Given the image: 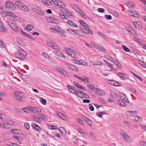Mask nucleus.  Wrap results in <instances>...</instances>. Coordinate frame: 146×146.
I'll use <instances>...</instances> for the list:
<instances>
[{
  "mask_svg": "<svg viewBox=\"0 0 146 146\" xmlns=\"http://www.w3.org/2000/svg\"><path fill=\"white\" fill-rule=\"evenodd\" d=\"M75 94L78 97H82L83 92L80 90H77V91L75 92Z\"/></svg>",
  "mask_w": 146,
  "mask_h": 146,
  "instance_id": "a878e982",
  "label": "nucleus"
},
{
  "mask_svg": "<svg viewBox=\"0 0 146 146\" xmlns=\"http://www.w3.org/2000/svg\"><path fill=\"white\" fill-rule=\"evenodd\" d=\"M79 22L83 27L88 26V25L82 20H79Z\"/></svg>",
  "mask_w": 146,
  "mask_h": 146,
  "instance_id": "ea45409f",
  "label": "nucleus"
},
{
  "mask_svg": "<svg viewBox=\"0 0 146 146\" xmlns=\"http://www.w3.org/2000/svg\"><path fill=\"white\" fill-rule=\"evenodd\" d=\"M130 111V117H131L136 114L137 111L136 110H134V111Z\"/></svg>",
  "mask_w": 146,
  "mask_h": 146,
  "instance_id": "8fccbe9b",
  "label": "nucleus"
},
{
  "mask_svg": "<svg viewBox=\"0 0 146 146\" xmlns=\"http://www.w3.org/2000/svg\"><path fill=\"white\" fill-rule=\"evenodd\" d=\"M73 84L75 86H76L77 87L80 88V86H81V85L79 84L78 82H73Z\"/></svg>",
  "mask_w": 146,
  "mask_h": 146,
  "instance_id": "0e129e2a",
  "label": "nucleus"
},
{
  "mask_svg": "<svg viewBox=\"0 0 146 146\" xmlns=\"http://www.w3.org/2000/svg\"><path fill=\"white\" fill-rule=\"evenodd\" d=\"M30 108H31V106L29 107V108H22V109H23L24 111L27 113H29L30 111H31V110Z\"/></svg>",
  "mask_w": 146,
  "mask_h": 146,
  "instance_id": "37998d69",
  "label": "nucleus"
},
{
  "mask_svg": "<svg viewBox=\"0 0 146 146\" xmlns=\"http://www.w3.org/2000/svg\"><path fill=\"white\" fill-rule=\"evenodd\" d=\"M66 6L65 4L63 2L60 1L59 2V7L61 8H63Z\"/></svg>",
  "mask_w": 146,
  "mask_h": 146,
  "instance_id": "79ce46f5",
  "label": "nucleus"
},
{
  "mask_svg": "<svg viewBox=\"0 0 146 146\" xmlns=\"http://www.w3.org/2000/svg\"><path fill=\"white\" fill-rule=\"evenodd\" d=\"M117 75L120 78L124 80L127 79L128 78V76L122 73H118Z\"/></svg>",
  "mask_w": 146,
  "mask_h": 146,
  "instance_id": "f3484780",
  "label": "nucleus"
},
{
  "mask_svg": "<svg viewBox=\"0 0 146 146\" xmlns=\"http://www.w3.org/2000/svg\"><path fill=\"white\" fill-rule=\"evenodd\" d=\"M74 87L72 86L70 88H69V90L70 92L72 94H75V92L77 90H75V89L73 88Z\"/></svg>",
  "mask_w": 146,
  "mask_h": 146,
  "instance_id": "c03bdc74",
  "label": "nucleus"
},
{
  "mask_svg": "<svg viewBox=\"0 0 146 146\" xmlns=\"http://www.w3.org/2000/svg\"><path fill=\"white\" fill-rule=\"evenodd\" d=\"M94 46L96 49L102 52L105 51L104 48L99 44L95 43L94 44Z\"/></svg>",
  "mask_w": 146,
  "mask_h": 146,
  "instance_id": "a211bd4d",
  "label": "nucleus"
},
{
  "mask_svg": "<svg viewBox=\"0 0 146 146\" xmlns=\"http://www.w3.org/2000/svg\"><path fill=\"white\" fill-rule=\"evenodd\" d=\"M109 81L111 82L110 84H111L116 86H119V82L113 80H111Z\"/></svg>",
  "mask_w": 146,
  "mask_h": 146,
  "instance_id": "bb28decb",
  "label": "nucleus"
},
{
  "mask_svg": "<svg viewBox=\"0 0 146 146\" xmlns=\"http://www.w3.org/2000/svg\"><path fill=\"white\" fill-rule=\"evenodd\" d=\"M9 16L11 17L15 18H16L17 17L15 15V14L12 12H10V13H9Z\"/></svg>",
  "mask_w": 146,
  "mask_h": 146,
  "instance_id": "5fc2aeb1",
  "label": "nucleus"
},
{
  "mask_svg": "<svg viewBox=\"0 0 146 146\" xmlns=\"http://www.w3.org/2000/svg\"><path fill=\"white\" fill-rule=\"evenodd\" d=\"M31 110L32 112L35 113H36L38 112H40L41 111V109L39 108H34L32 106H31Z\"/></svg>",
  "mask_w": 146,
  "mask_h": 146,
  "instance_id": "6ab92c4d",
  "label": "nucleus"
},
{
  "mask_svg": "<svg viewBox=\"0 0 146 146\" xmlns=\"http://www.w3.org/2000/svg\"><path fill=\"white\" fill-rule=\"evenodd\" d=\"M119 97L123 99L125 98V95L123 93H121L119 94Z\"/></svg>",
  "mask_w": 146,
  "mask_h": 146,
  "instance_id": "774afa93",
  "label": "nucleus"
},
{
  "mask_svg": "<svg viewBox=\"0 0 146 146\" xmlns=\"http://www.w3.org/2000/svg\"><path fill=\"white\" fill-rule=\"evenodd\" d=\"M52 1L55 5L58 6H59V2H60V1L58 0H52Z\"/></svg>",
  "mask_w": 146,
  "mask_h": 146,
  "instance_id": "680f3d73",
  "label": "nucleus"
},
{
  "mask_svg": "<svg viewBox=\"0 0 146 146\" xmlns=\"http://www.w3.org/2000/svg\"><path fill=\"white\" fill-rule=\"evenodd\" d=\"M7 21L8 25L11 27L15 25V21L11 18H8L7 19Z\"/></svg>",
  "mask_w": 146,
  "mask_h": 146,
  "instance_id": "dca6fc26",
  "label": "nucleus"
},
{
  "mask_svg": "<svg viewBox=\"0 0 146 146\" xmlns=\"http://www.w3.org/2000/svg\"><path fill=\"white\" fill-rule=\"evenodd\" d=\"M124 139L126 141L129 143H131L133 141L131 137L128 135H127Z\"/></svg>",
  "mask_w": 146,
  "mask_h": 146,
  "instance_id": "cd10ccee",
  "label": "nucleus"
},
{
  "mask_svg": "<svg viewBox=\"0 0 146 146\" xmlns=\"http://www.w3.org/2000/svg\"><path fill=\"white\" fill-rule=\"evenodd\" d=\"M52 23H56V24H57L58 23L59 21H58L56 19L54 18H52Z\"/></svg>",
  "mask_w": 146,
  "mask_h": 146,
  "instance_id": "e2e57ef3",
  "label": "nucleus"
},
{
  "mask_svg": "<svg viewBox=\"0 0 146 146\" xmlns=\"http://www.w3.org/2000/svg\"><path fill=\"white\" fill-rule=\"evenodd\" d=\"M17 52L15 53V56L21 60H24L27 56V54L20 47L17 46Z\"/></svg>",
  "mask_w": 146,
  "mask_h": 146,
  "instance_id": "f257e3e1",
  "label": "nucleus"
},
{
  "mask_svg": "<svg viewBox=\"0 0 146 146\" xmlns=\"http://www.w3.org/2000/svg\"><path fill=\"white\" fill-rule=\"evenodd\" d=\"M38 116L39 118L42 120L46 119L47 117L46 115L42 113L39 114L38 115Z\"/></svg>",
  "mask_w": 146,
  "mask_h": 146,
  "instance_id": "2f4dec72",
  "label": "nucleus"
},
{
  "mask_svg": "<svg viewBox=\"0 0 146 146\" xmlns=\"http://www.w3.org/2000/svg\"><path fill=\"white\" fill-rule=\"evenodd\" d=\"M61 11L67 16L70 17L72 16V14L71 13L70 11L66 8L62 9Z\"/></svg>",
  "mask_w": 146,
  "mask_h": 146,
  "instance_id": "6e6552de",
  "label": "nucleus"
},
{
  "mask_svg": "<svg viewBox=\"0 0 146 146\" xmlns=\"http://www.w3.org/2000/svg\"><path fill=\"white\" fill-rule=\"evenodd\" d=\"M110 95L111 97L114 98L116 99L117 97V95L114 92H111L110 93Z\"/></svg>",
  "mask_w": 146,
  "mask_h": 146,
  "instance_id": "e433bc0d",
  "label": "nucleus"
},
{
  "mask_svg": "<svg viewBox=\"0 0 146 146\" xmlns=\"http://www.w3.org/2000/svg\"><path fill=\"white\" fill-rule=\"evenodd\" d=\"M11 28H12L13 30L15 32H18L19 31V29L17 27L15 26V25L13 26H12Z\"/></svg>",
  "mask_w": 146,
  "mask_h": 146,
  "instance_id": "6e6d98bb",
  "label": "nucleus"
},
{
  "mask_svg": "<svg viewBox=\"0 0 146 146\" xmlns=\"http://www.w3.org/2000/svg\"><path fill=\"white\" fill-rule=\"evenodd\" d=\"M14 94L16 96V99L19 102H22L23 101L22 98L23 95V94L21 92H14Z\"/></svg>",
  "mask_w": 146,
  "mask_h": 146,
  "instance_id": "0eeeda50",
  "label": "nucleus"
},
{
  "mask_svg": "<svg viewBox=\"0 0 146 146\" xmlns=\"http://www.w3.org/2000/svg\"><path fill=\"white\" fill-rule=\"evenodd\" d=\"M1 127L3 128L9 129L11 128V125L9 123H7L3 122L0 124Z\"/></svg>",
  "mask_w": 146,
  "mask_h": 146,
  "instance_id": "4468645a",
  "label": "nucleus"
},
{
  "mask_svg": "<svg viewBox=\"0 0 146 146\" xmlns=\"http://www.w3.org/2000/svg\"><path fill=\"white\" fill-rule=\"evenodd\" d=\"M133 24L135 28L139 30H140L142 27V25L140 22L139 21H134Z\"/></svg>",
  "mask_w": 146,
  "mask_h": 146,
  "instance_id": "f8f14e48",
  "label": "nucleus"
},
{
  "mask_svg": "<svg viewBox=\"0 0 146 146\" xmlns=\"http://www.w3.org/2000/svg\"><path fill=\"white\" fill-rule=\"evenodd\" d=\"M72 7L75 11L78 13L80 10V9L79 8L77 7L75 5H73Z\"/></svg>",
  "mask_w": 146,
  "mask_h": 146,
  "instance_id": "49530a36",
  "label": "nucleus"
},
{
  "mask_svg": "<svg viewBox=\"0 0 146 146\" xmlns=\"http://www.w3.org/2000/svg\"><path fill=\"white\" fill-rule=\"evenodd\" d=\"M89 135L92 139H95L96 138V135L92 132H90L89 133Z\"/></svg>",
  "mask_w": 146,
  "mask_h": 146,
  "instance_id": "a18cd8bd",
  "label": "nucleus"
},
{
  "mask_svg": "<svg viewBox=\"0 0 146 146\" xmlns=\"http://www.w3.org/2000/svg\"><path fill=\"white\" fill-rule=\"evenodd\" d=\"M56 15H57V16H60L61 17V18H62L63 19H66V20L68 19L67 18H66L65 16L62 14L58 13V14H57Z\"/></svg>",
  "mask_w": 146,
  "mask_h": 146,
  "instance_id": "a19ab883",
  "label": "nucleus"
},
{
  "mask_svg": "<svg viewBox=\"0 0 146 146\" xmlns=\"http://www.w3.org/2000/svg\"><path fill=\"white\" fill-rule=\"evenodd\" d=\"M27 29L28 31H31L33 29V26L32 25L30 24L28 25L27 27Z\"/></svg>",
  "mask_w": 146,
  "mask_h": 146,
  "instance_id": "c9c22d12",
  "label": "nucleus"
},
{
  "mask_svg": "<svg viewBox=\"0 0 146 146\" xmlns=\"http://www.w3.org/2000/svg\"><path fill=\"white\" fill-rule=\"evenodd\" d=\"M7 29L4 25L0 26V31L2 32H6L7 31Z\"/></svg>",
  "mask_w": 146,
  "mask_h": 146,
  "instance_id": "7c9ffc66",
  "label": "nucleus"
},
{
  "mask_svg": "<svg viewBox=\"0 0 146 146\" xmlns=\"http://www.w3.org/2000/svg\"><path fill=\"white\" fill-rule=\"evenodd\" d=\"M94 91L95 94L100 96L104 95L105 94L104 91L99 89L96 88Z\"/></svg>",
  "mask_w": 146,
  "mask_h": 146,
  "instance_id": "ddd939ff",
  "label": "nucleus"
},
{
  "mask_svg": "<svg viewBox=\"0 0 146 146\" xmlns=\"http://www.w3.org/2000/svg\"><path fill=\"white\" fill-rule=\"evenodd\" d=\"M82 29L83 32L86 34H92L93 33L88 28V26L83 27Z\"/></svg>",
  "mask_w": 146,
  "mask_h": 146,
  "instance_id": "9d476101",
  "label": "nucleus"
},
{
  "mask_svg": "<svg viewBox=\"0 0 146 146\" xmlns=\"http://www.w3.org/2000/svg\"><path fill=\"white\" fill-rule=\"evenodd\" d=\"M13 137L15 139H17V140L20 141L21 140H22V138L21 137H17L15 135H13Z\"/></svg>",
  "mask_w": 146,
  "mask_h": 146,
  "instance_id": "bf43d9fd",
  "label": "nucleus"
},
{
  "mask_svg": "<svg viewBox=\"0 0 146 146\" xmlns=\"http://www.w3.org/2000/svg\"><path fill=\"white\" fill-rule=\"evenodd\" d=\"M33 117V119L34 121L36 122H39V121H40V119L38 117L35 115L34 117Z\"/></svg>",
  "mask_w": 146,
  "mask_h": 146,
  "instance_id": "13d9d810",
  "label": "nucleus"
},
{
  "mask_svg": "<svg viewBox=\"0 0 146 146\" xmlns=\"http://www.w3.org/2000/svg\"><path fill=\"white\" fill-rule=\"evenodd\" d=\"M87 86L90 88L91 90H94L95 91V89L96 88H95L93 86V85H88Z\"/></svg>",
  "mask_w": 146,
  "mask_h": 146,
  "instance_id": "69168bd1",
  "label": "nucleus"
},
{
  "mask_svg": "<svg viewBox=\"0 0 146 146\" xmlns=\"http://www.w3.org/2000/svg\"><path fill=\"white\" fill-rule=\"evenodd\" d=\"M31 9L33 12L38 14L41 15H45L44 12L42 11L38 10L35 8H32Z\"/></svg>",
  "mask_w": 146,
  "mask_h": 146,
  "instance_id": "2eb2a0df",
  "label": "nucleus"
},
{
  "mask_svg": "<svg viewBox=\"0 0 146 146\" xmlns=\"http://www.w3.org/2000/svg\"><path fill=\"white\" fill-rule=\"evenodd\" d=\"M103 61L106 65H107L108 67H110L111 69H113L112 65L110 63L105 60H104Z\"/></svg>",
  "mask_w": 146,
  "mask_h": 146,
  "instance_id": "c756f323",
  "label": "nucleus"
},
{
  "mask_svg": "<svg viewBox=\"0 0 146 146\" xmlns=\"http://www.w3.org/2000/svg\"><path fill=\"white\" fill-rule=\"evenodd\" d=\"M21 0H18L15 2L16 5L20 8L25 11H29V8L24 3L21 2Z\"/></svg>",
  "mask_w": 146,
  "mask_h": 146,
  "instance_id": "7ed1b4c3",
  "label": "nucleus"
},
{
  "mask_svg": "<svg viewBox=\"0 0 146 146\" xmlns=\"http://www.w3.org/2000/svg\"><path fill=\"white\" fill-rule=\"evenodd\" d=\"M67 30L68 32L72 34L73 35H77V33L76 31H75L73 30L70 29H67Z\"/></svg>",
  "mask_w": 146,
  "mask_h": 146,
  "instance_id": "4c0bfd02",
  "label": "nucleus"
},
{
  "mask_svg": "<svg viewBox=\"0 0 146 146\" xmlns=\"http://www.w3.org/2000/svg\"><path fill=\"white\" fill-rule=\"evenodd\" d=\"M134 119L135 120L138 122H140L142 120L141 117H139L137 115H136L134 116Z\"/></svg>",
  "mask_w": 146,
  "mask_h": 146,
  "instance_id": "f704fd0d",
  "label": "nucleus"
},
{
  "mask_svg": "<svg viewBox=\"0 0 146 146\" xmlns=\"http://www.w3.org/2000/svg\"><path fill=\"white\" fill-rule=\"evenodd\" d=\"M122 48L126 52H129V49L124 45L122 46Z\"/></svg>",
  "mask_w": 146,
  "mask_h": 146,
  "instance_id": "052dcab7",
  "label": "nucleus"
},
{
  "mask_svg": "<svg viewBox=\"0 0 146 146\" xmlns=\"http://www.w3.org/2000/svg\"><path fill=\"white\" fill-rule=\"evenodd\" d=\"M40 101L41 103L44 105L46 104V101L45 100L42 98H41L40 99Z\"/></svg>",
  "mask_w": 146,
  "mask_h": 146,
  "instance_id": "603ef678",
  "label": "nucleus"
},
{
  "mask_svg": "<svg viewBox=\"0 0 146 146\" xmlns=\"http://www.w3.org/2000/svg\"><path fill=\"white\" fill-rule=\"evenodd\" d=\"M126 5L130 8H132L133 7V3L131 1H128L126 3Z\"/></svg>",
  "mask_w": 146,
  "mask_h": 146,
  "instance_id": "72a5a7b5",
  "label": "nucleus"
},
{
  "mask_svg": "<svg viewBox=\"0 0 146 146\" xmlns=\"http://www.w3.org/2000/svg\"><path fill=\"white\" fill-rule=\"evenodd\" d=\"M91 64L94 65L96 66H101L102 64V63L99 61H96L94 62H92L91 63Z\"/></svg>",
  "mask_w": 146,
  "mask_h": 146,
  "instance_id": "c85d7f7f",
  "label": "nucleus"
},
{
  "mask_svg": "<svg viewBox=\"0 0 146 146\" xmlns=\"http://www.w3.org/2000/svg\"><path fill=\"white\" fill-rule=\"evenodd\" d=\"M67 23L70 26L72 27H77V25L75 24L73 21L70 20H68L67 22Z\"/></svg>",
  "mask_w": 146,
  "mask_h": 146,
  "instance_id": "b1692460",
  "label": "nucleus"
},
{
  "mask_svg": "<svg viewBox=\"0 0 146 146\" xmlns=\"http://www.w3.org/2000/svg\"><path fill=\"white\" fill-rule=\"evenodd\" d=\"M64 49L67 54L72 57L76 58L77 56L74 52V48L72 46H70L68 48L67 47H65Z\"/></svg>",
  "mask_w": 146,
  "mask_h": 146,
  "instance_id": "f03ea898",
  "label": "nucleus"
},
{
  "mask_svg": "<svg viewBox=\"0 0 146 146\" xmlns=\"http://www.w3.org/2000/svg\"><path fill=\"white\" fill-rule=\"evenodd\" d=\"M5 5L7 8L10 10H13L16 7L15 5L10 1H7L5 3Z\"/></svg>",
  "mask_w": 146,
  "mask_h": 146,
  "instance_id": "39448f33",
  "label": "nucleus"
},
{
  "mask_svg": "<svg viewBox=\"0 0 146 146\" xmlns=\"http://www.w3.org/2000/svg\"><path fill=\"white\" fill-rule=\"evenodd\" d=\"M50 29L51 31L53 33H54L55 31H56L57 32V33H59V32L60 31H63V29L60 27L56 26L54 27V28H50Z\"/></svg>",
  "mask_w": 146,
  "mask_h": 146,
  "instance_id": "1a4fd4ad",
  "label": "nucleus"
},
{
  "mask_svg": "<svg viewBox=\"0 0 146 146\" xmlns=\"http://www.w3.org/2000/svg\"><path fill=\"white\" fill-rule=\"evenodd\" d=\"M97 34L100 37L104 39L105 40H107L108 39L106 35L104 33L101 32H98L97 33Z\"/></svg>",
  "mask_w": 146,
  "mask_h": 146,
  "instance_id": "aec40b11",
  "label": "nucleus"
},
{
  "mask_svg": "<svg viewBox=\"0 0 146 146\" xmlns=\"http://www.w3.org/2000/svg\"><path fill=\"white\" fill-rule=\"evenodd\" d=\"M47 44L48 46L52 49L54 50H59V47L54 42H52L49 39H47L46 40Z\"/></svg>",
  "mask_w": 146,
  "mask_h": 146,
  "instance_id": "20e7f679",
  "label": "nucleus"
},
{
  "mask_svg": "<svg viewBox=\"0 0 146 146\" xmlns=\"http://www.w3.org/2000/svg\"><path fill=\"white\" fill-rule=\"evenodd\" d=\"M118 103L120 105L123 106L125 107L126 106V104L122 100H119Z\"/></svg>",
  "mask_w": 146,
  "mask_h": 146,
  "instance_id": "de8ad7c7",
  "label": "nucleus"
},
{
  "mask_svg": "<svg viewBox=\"0 0 146 146\" xmlns=\"http://www.w3.org/2000/svg\"><path fill=\"white\" fill-rule=\"evenodd\" d=\"M56 114L62 119L64 120L66 119V117L62 113L59 111H57Z\"/></svg>",
  "mask_w": 146,
  "mask_h": 146,
  "instance_id": "412c9836",
  "label": "nucleus"
},
{
  "mask_svg": "<svg viewBox=\"0 0 146 146\" xmlns=\"http://www.w3.org/2000/svg\"><path fill=\"white\" fill-rule=\"evenodd\" d=\"M54 54L57 56H59L61 57H64L65 56L63 54L59 52L58 50L54 51Z\"/></svg>",
  "mask_w": 146,
  "mask_h": 146,
  "instance_id": "4be33fe9",
  "label": "nucleus"
},
{
  "mask_svg": "<svg viewBox=\"0 0 146 146\" xmlns=\"http://www.w3.org/2000/svg\"><path fill=\"white\" fill-rule=\"evenodd\" d=\"M139 63L143 67L146 68V64L142 61L140 60H139Z\"/></svg>",
  "mask_w": 146,
  "mask_h": 146,
  "instance_id": "864d4df0",
  "label": "nucleus"
},
{
  "mask_svg": "<svg viewBox=\"0 0 146 146\" xmlns=\"http://www.w3.org/2000/svg\"><path fill=\"white\" fill-rule=\"evenodd\" d=\"M84 78H85V79H83L81 78L80 80H81L82 81L86 83H87V82H88V78L86 77H84Z\"/></svg>",
  "mask_w": 146,
  "mask_h": 146,
  "instance_id": "09e8293b",
  "label": "nucleus"
},
{
  "mask_svg": "<svg viewBox=\"0 0 146 146\" xmlns=\"http://www.w3.org/2000/svg\"><path fill=\"white\" fill-rule=\"evenodd\" d=\"M59 130L63 136H64L65 135L66 131L64 128L63 127H59Z\"/></svg>",
  "mask_w": 146,
  "mask_h": 146,
  "instance_id": "5701e85b",
  "label": "nucleus"
},
{
  "mask_svg": "<svg viewBox=\"0 0 146 146\" xmlns=\"http://www.w3.org/2000/svg\"><path fill=\"white\" fill-rule=\"evenodd\" d=\"M64 64L68 68L75 71H78L77 68L75 66L72 64L66 62H65Z\"/></svg>",
  "mask_w": 146,
  "mask_h": 146,
  "instance_id": "423d86ee",
  "label": "nucleus"
},
{
  "mask_svg": "<svg viewBox=\"0 0 146 146\" xmlns=\"http://www.w3.org/2000/svg\"><path fill=\"white\" fill-rule=\"evenodd\" d=\"M82 119L86 122L89 119L88 118L84 115H82Z\"/></svg>",
  "mask_w": 146,
  "mask_h": 146,
  "instance_id": "338daca9",
  "label": "nucleus"
},
{
  "mask_svg": "<svg viewBox=\"0 0 146 146\" xmlns=\"http://www.w3.org/2000/svg\"><path fill=\"white\" fill-rule=\"evenodd\" d=\"M0 119L4 121L7 119V117L5 115L0 113Z\"/></svg>",
  "mask_w": 146,
  "mask_h": 146,
  "instance_id": "58836bf2",
  "label": "nucleus"
},
{
  "mask_svg": "<svg viewBox=\"0 0 146 146\" xmlns=\"http://www.w3.org/2000/svg\"><path fill=\"white\" fill-rule=\"evenodd\" d=\"M128 12H129V15H130L131 16H133V17H138L139 16V15L138 14V13H136V14L134 15V12H133V11H127Z\"/></svg>",
  "mask_w": 146,
  "mask_h": 146,
  "instance_id": "393cba45",
  "label": "nucleus"
},
{
  "mask_svg": "<svg viewBox=\"0 0 146 146\" xmlns=\"http://www.w3.org/2000/svg\"><path fill=\"white\" fill-rule=\"evenodd\" d=\"M120 134L122 137L124 139L126 136L128 135L126 133L123 131H120Z\"/></svg>",
  "mask_w": 146,
  "mask_h": 146,
  "instance_id": "473e14b6",
  "label": "nucleus"
},
{
  "mask_svg": "<svg viewBox=\"0 0 146 146\" xmlns=\"http://www.w3.org/2000/svg\"><path fill=\"white\" fill-rule=\"evenodd\" d=\"M48 127L50 129H57V127L54 125H49Z\"/></svg>",
  "mask_w": 146,
  "mask_h": 146,
  "instance_id": "4d7b16f0",
  "label": "nucleus"
},
{
  "mask_svg": "<svg viewBox=\"0 0 146 146\" xmlns=\"http://www.w3.org/2000/svg\"><path fill=\"white\" fill-rule=\"evenodd\" d=\"M132 74H133L135 77H137L138 79L139 80L141 81H142L143 80V79L141 78L138 75L136 74L134 72H131Z\"/></svg>",
  "mask_w": 146,
  "mask_h": 146,
  "instance_id": "3c124183",
  "label": "nucleus"
},
{
  "mask_svg": "<svg viewBox=\"0 0 146 146\" xmlns=\"http://www.w3.org/2000/svg\"><path fill=\"white\" fill-rule=\"evenodd\" d=\"M57 70L62 74L65 76L68 77L69 76V74L68 73L64 70L61 68L58 67L57 68Z\"/></svg>",
  "mask_w": 146,
  "mask_h": 146,
  "instance_id": "9b49d317",
  "label": "nucleus"
}]
</instances>
